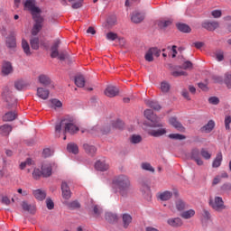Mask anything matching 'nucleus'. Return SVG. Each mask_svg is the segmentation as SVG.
<instances>
[{"instance_id": "nucleus-1", "label": "nucleus", "mask_w": 231, "mask_h": 231, "mask_svg": "<svg viewBox=\"0 0 231 231\" xmlns=\"http://www.w3.org/2000/svg\"><path fill=\"white\" fill-rule=\"evenodd\" d=\"M77 119L72 116H66L63 117L60 123L55 125V134L58 138H60V133L63 131V140H66V134H77L80 131L79 126H77Z\"/></svg>"}, {"instance_id": "nucleus-2", "label": "nucleus", "mask_w": 231, "mask_h": 231, "mask_svg": "<svg viewBox=\"0 0 231 231\" xmlns=\"http://www.w3.org/2000/svg\"><path fill=\"white\" fill-rule=\"evenodd\" d=\"M113 185L120 196L127 198L131 192V180L126 175H118L114 178Z\"/></svg>"}, {"instance_id": "nucleus-3", "label": "nucleus", "mask_w": 231, "mask_h": 231, "mask_svg": "<svg viewBox=\"0 0 231 231\" xmlns=\"http://www.w3.org/2000/svg\"><path fill=\"white\" fill-rule=\"evenodd\" d=\"M209 205L217 212H221V210H225V208H226L225 202L223 201V198L221 197H215L214 199H210Z\"/></svg>"}, {"instance_id": "nucleus-4", "label": "nucleus", "mask_w": 231, "mask_h": 231, "mask_svg": "<svg viewBox=\"0 0 231 231\" xmlns=\"http://www.w3.org/2000/svg\"><path fill=\"white\" fill-rule=\"evenodd\" d=\"M24 6L29 10V12H31L32 17L41 15V8L35 6V0H26Z\"/></svg>"}, {"instance_id": "nucleus-5", "label": "nucleus", "mask_w": 231, "mask_h": 231, "mask_svg": "<svg viewBox=\"0 0 231 231\" xmlns=\"http://www.w3.org/2000/svg\"><path fill=\"white\" fill-rule=\"evenodd\" d=\"M144 116L147 118V120H150V122H152V127H163L162 124L156 123L158 122V116L154 115V112L151 109L144 110Z\"/></svg>"}, {"instance_id": "nucleus-6", "label": "nucleus", "mask_w": 231, "mask_h": 231, "mask_svg": "<svg viewBox=\"0 0 231 231\" xmlns=\"http://www.w3.org/2000/svg\"><path fill=\"white\" fill-rule=\"evenodd\" d=\"M2 97L4 100L8 104V107H12V106H15V99H14V97L12 96V91H10V88L5 87Z\"/></svg>"}, {"instance_id": "nucleus-7", "label": "nucleus", "mask_w": 231, "mask_h": 231, "mask_svg": "<svg viewBox=\"0 0 231 231\" xmlns=\"http://www.w3.org/2000/svg\"><path fill=\"white\" fill-rule=\"evenodd\" d=\"M35 24L32 28V35H37V33L39 32H41V30H42V23L44 21V18H42V16H41V14H38L36 16H32Z\"/></svg>"}, {"instance_id": "nucleus-8", "label": "nucleus", "mask_w": 231, "mask_h": 231, "mask_svg": "<svg viewBox=\"0 0 231 231\" xmlns=\"http://www.w3.org/2000/svg\"><path fill=\"white\" fill-rule=\"evenodd\" d=\"M160 54L161 51L158 48H150L148 51H146L144 59L147 62H152V60H154V57H160Z\"/></svg>"}, {"instance_id": "nucleus-9", "label": "nucleus", "mask_w": 231, "mask_h": 231, "mask_svg": "<svg viewBox=\"0 0 231 231\" xmlns=\"http://www.w3.org/2000/svg\"><path fill=\"white\" fill-rule=\"evenodd\" d=\"M190 159L196 162L197 165H203V160H201V151L198 148H194L190 152Z\"/></svg>"}, {"instance_id": "nucleus-10", "label": "nucleus", "mask_w": 231, "mask_h": 231, "mask_svg": "<svg viewBox=\"0 0 231 231\" xmlns=\"http://www.w3.org/2000/svg\"><path fill=\"white\" fill-rule=\"evenodd\" d=\"M169 123L171 125H172V127L177 129V131H180V133H185V126L181 125V123H180V121H178L176 117H171L169 119Z\"/></svg>"}, {"instance_id": "nucleus-11", "label": "nucleus", "mask_w": 231, "mask_h": 231, "mask_svg": "<svg viewBox=\"0 0 231 231\" xmlns=\"http://www.w3.org/2000/svg\"><path fill=\"white\" fill-rule=\"evenodd\" d=\"M118 93H120V90L118 89V88H116L115 86H108L105 89V95H106V97H109V98L117 97Z\"/></svg>"}, {"instance_id": "nucleus-12", "label": "nucleus", "mask_w": 231, "mask_h": 231, "mask_svg": "<svg viewBox=\"0 0 231 231\" xmlns=\"http://www.w3.org/2000/svg\"><path fill=\"white\" fill-rule=\"evenodd\" d=\"M95 169L97 171H100L101 172H104L109 170V163H107L106 160H99L96 162Z\"/></svg>"}, {"instance_id": "nucleus-13", "label": "nucleus", "mask_w": 231, "mask_h": 231, "mask_svg": "<svg viewBox=\"0 0 231 231\" xmlns=\"http://www.w3.org/2000/svg\"><path fill=\"white\" fill-rule=\"evenodd\" d=\"M202 27H204L205 30H208V32H214V30H217V28H219V23L216 21H206L202 23Z\"/></svg>"}, {"instance_id": "nucleus-14", "label": "nucleus", "mask_w": 231, "mask_h": 231, "mask_svg": "<svg viewBox=\"0 0 231 231\" xmlns=\"http://www.w3.org/2000/svg\"><path fill=\"white\" fill-rule=\"evenodd\" d=\"M61 191L64 199H69V198H71V190L69 189V186H68V182H61Z\"/></svg>"}, {"instance_id": "nucleus-15", "label": "nucleus", "mask_w": 231, "mask_h": 231, "mask_svg": "<svg viewBox=\"0 0 231 231\" xmlns=\"http://www.w3.org/2000/svg\"><path fill=\"white\" fill-rule=\"evenodd\" d=\"M168 225L170 226H172L173 228H179V226H183V220L180 217H173V218H169L167 220Z\"/></svg>"}, {"instance_id": "nucleus-16", "label": "nucleus", "mask_w": 231, "mask_h": 231, "mask_svg": "<svg viewBox=\"0 0 231 231\" xmlns=\"http://www.w3.org/2000/svg\"><path fill=\"white\" fill-rule=\"evenodd\" d=\"M37 97L42 98V100H48V98H50V90L45 89L44 88H38Z\"/></svg>"}, {"instance_id": "nucleus-17", "label": "nucleus", "mask_w": 231, "mask_h": 231, "mask_svg": "<svg viewBox=\"0 0 231 231\" xmlns=\"http://www.w3.org/2000/svg\"><path fill=\"white\" fill-rule=\"evenodd\" d=\"M148 134L150 136H153V138H160V136H163V134H167V130L165 128L150 130L148 131Z\"/></svg>"}, {"instance_id": "nucleus-18", "label": "nucleus", "mask_w": 231, "mask_h": 231, "mask_svg": "<svg viewBox=\"0 0 231 231\" xmlns=\"http://www.w3.org/2000/svg\"><path fill=\"white\" fill-rule=\"evenodd\" d=\"M69 3H73L75 2L74 4H72V8L74 10H77L79 8H81L82 7V3H84V0H68ZM61 5L63 6H66L68 5V2H66V0H61Z\"/></svg>"}, {"instance_id": "nucleus-19", "label": "nucleus", "mask_w": 231, "mask_h": 231, "mask_svg": "<svg viewBox=\"0 0 231 231\" xmlns=\"http://www.w3.org/2000/svg\"><path fill=\"white\" fill-rule=\"evenodd\" d=\"M51 163H45L42 166V172L43 178H50L51 175Z\"/></svg>"}, {"instance_id": "nucleus-20", "label": "nucleus", "mask_w": 231, "mask_h": 231, "mask_svg": "<svg viewBox=\"0 0 231 231\" xmlns=\"http://www.w3.org/2000/svg\"><path fill=\"white\" fill-rule=\"evenodd\" d=\"M32 194L38 201H43V199H46V191L42 189H35L32 191Z\"/></svg>"}, {"instance_id": "nucleus-21", "label": "nucleus", "mask_w": 231, "mask_h": 231, "mask_svg": "<svg viewBox=\"0 0 231 231\" xmlns=\"http://www.w3.org/2000/svg\"><path fill=\"white\" fill-rule=\"evenodd\" d=\"M14 72V68L12 67V63L6 61L4 62L2 66V73L3 75H10V73Z\"/></svg>"}, {"instance_id": "nucleus-22", "label": "nucleus", "mask_w": 231, "mask_h": 231, "mask_svg": "<svg viewBox=\"0 0 231 231\" xmlns=\"http://www.w3.org/2000/svg\"><path fill=\"white\" fill-rule=\"evenodd\" d=\"M132 21L135 23L138 24L140 23H142V21H143V19H145V15L143 14L135 12L132 14L131 17Z\"/></svg>"}, {"instance_id": "nucleus-23", "label": "nucleus", "mask_w": 231, "mask_h": 231, "mask_svg": "<svg viewBox=\"0 0 231 231\" xmlns=\"http://www.w3.org/2000/svg\"><path fill=\"white\" fill-rule=\"evenodd\" d=\"M22 208H23V210H25L30 214H35V205L28 204V202L23 201Z\"/></svg>"}, {"instance_id": "nucleus-24", "label": "nucleus", "mask_w": 231, "mask_h": 231, "mask_svg": "<svg viewBox=\"0 0 231 231\" xmlns=\"http://www.w3.org/2000/svg\"><path fill=\"white\" fill-rule=\"evenodd\" d=\"M83 148H84L85 152H87V154H88L89 156H95V154L97 152V147H95L94 145L85 143L83 145Z\"/></svg>"}, {"instance_id": "nucleus-25", "label": "nucleus", "mask_w": 231, "mask_h": 231, "mask_svg": "<svg viewBox=\"0 0 231 231\" xmlns=\"http://www.w3.org/2000/svg\"><path fill=\"white\" fill-rule=\"evenodd\" d=\"M216 127V123L213 120H209L206 125L201 128L202 133H211Z\"/></svg>"}, {"instance_id": "nucleus-26", "label": "nucleus", "mask_w": 231, "mask_h": 231, "mask_svg": "<svg viewBox=\"0 0 231 231\" xmlns=\"http://www.w3.org/2000/svg\"><path fill=\"white\" fill-rule=\"evenodd\" d=\"M12 133V126L9 125H4L0 126V134L2 136H8Z\"/></svg>"}, {"instance_id": "nucleus-27", "label": "nucleus", "mask_w": 231, "mask_h": 231, "mask_svg": "<svg viewBox=\"0 0 231 231\" xmlns=\"http://www.w3.org/2000/svg\"><path fill=\"white\" fill-rule=\"evenodd\" d=\"M17 118V114L15 112H7L4 116V122H14Z\"/></svg>"}, {"instance_id": "nucleus-28", "label": "nucleus", "mask_w": 231, "mask_h": 231, "mask_svg": "<svg viewBox=\"0 0 231 231\" xmlns=\"http://www.w3.org/2000/svg\"><path fill=\"white\" fill-rule=\"evenodd\" d=\"M75 84L78 88H84V86H86V79H84V76L82 75L76 76Z\"/></svg>"}, {"instance_id": "nucleus-29", "label": "nucleus", "mask_w": 231, "mask_h": 231, "mask_svg": "<svg viewBox=\"0 0 231 231\" xmlns=\"http://www.w3.org/2000/svg\"><path fill=\"white\" fill-rule=\"evenodd\" d=\"M194 216H196V211H194V209H189L180 213V217H182V219H190V217H194Z\"/></svg>"}, {"instance_id": "nucleus-30", "label": "nucleus", "mask_w": 231, "mask_h": 231, "mask_svg": "<svg viewBox=\"0 0 231 231\" xmlns=\"http://www.w3.org/2000/svg\"><path fill=\"white\" fill-rule=\"evenodd\" d=\"M38 80L42 86H50V84H51V79L43 74L39 76Z\"/></svg>"}, {"instance_id": "nucleus-31", "label": "nucleus", "mask_w": 231, "mask_h": 231, "mask_svg": "<svg viewBox=\"0 0 231 231\" xmlns=\"http://www.w3.org/2000/svg\"><path fill=\"white\" fill-rule=\"evenodd\" d=\"M145 104L148 107L154 109V111H160V109H162V106H160L156 101L146 100Z\"/></svg>"}, {"instance_id": "nucleus-32", "label": "nucleus", "mask_w": 231, "mask_h": 231, "mask_svg": "<svg viewBox=\"0 0 231 231\" xmlns=\"http://www.w3.org/2000/svg\"><path fill=\"white\" fill-rule=\"evenodd\" d=\"M26 82L23 79H18L14 82V88L17 91H23V89H26Z\"/></svg>"}, {"instance_id": "nucleus-33", "label": "nucleus", "mask_w": 231, "mask_h": 231, "mask_svg": "<svg viewBox=\"0 0 231 231\" xmlns=\"http://www.w3.org/2000/svg\"><path fill=\"white\" fill-rule=\"evenodd\" d=\"M223 162V153L218 152L213 161L212 167L217 168L221 166V162Z\"/></svg>"}, {"instance_id": "nucleus-34", "label": "nucleus", "mask_w": 231, "mask_h": 231, "mask_svg": "<svg viewBox=\"0 0 231 231\" xmlns=\"http://www.w3.org/2000/svg\"><path fill=\"white\" fill-rule=\"evenodd\" d=\"M22 48L25 55H27V57H30V55H32V51L30 50V44H28V42H26V40H22Z\"/></svg>"}, {"instance_id": "nucleus-35", "label": "nucleus", "mask_w": 231, "mask_h": 231, "mask_svg": "<svg viewBox=\"0 0 231 231\" xmlns=\"http://www.w3.org/2000/svg\"><path fill=\"white\" fill-rule=\"evenodd\" d=\"M5 44H6L7 48H10V49L15 48L17 46L15 38L14 36H8L6 38Z\"/></svg>"}, {"instance_id": "nucleus-36", "label": "nucleus", "mask_w": 231, "mask_h": 231, "mask_svg": "<svg viewBox=\"0 0 231 231\" xmlns=\"http://www.w3.org/2000/svg\"><path fill=\"white\" fill-rule=\"evenodd\" d=\"M172 198V192L171 191H163L161 194H159V199L162 201H169Z\"/></svg>"}, {"instance_id": "nucleus-37", "label": "nucleus", "mask_w": 231, "mask_h": 231, "mask_svg": "<svg viewBox=\"0 0 231 231\" xmlns=\"http://www.w3.org/2000/svg\"><path fill=\"white\" fill-rule=\"evenodd\" d=\"M67 151H69V152H72V154H79V146L70 143L67 145Z\"/></svg>"}, {"instance_id": "nucleus-38", "label": "nucleus", "mask_w": 231, "mask_h": 231, "mask_svg": "<svg viewBox=\"0 0 231 231\" xmlns=\"http://www.w3.org/2000/svg\"><path fill=\"white\" fill-rule=\"evenodd\" d=\"M132 221H133V217H131V215H129V214L123 215V223H124L125 228H127V226H129V225H131Z\"/></svg>"}, {"instance_id": "nucleus-39", "label": "nucleus", "mask_w": 231, "mask_h": 231, "mask_svg": "<svg viewBox=\"0 0 231 231\" xmlns=\"http://www.w3.org/2000/svg\"><path fill=\"white\" fill-rule=\"evenodd\" d=\"M105 217L108 223H116V221H118V217L113 213H106Z\"/></svg>"}, {"instance_id": "nucleus-40", "label": "nucleus", "mask_w": 231, "mask_h": 231, "mask_svg": "<svg viewBox=\"0 0 231 231\" xmlns=\"http://www.w3.org/2000/svg\"><path fill=\"white\" fill-rule=\"evenodd\" d=\"M177 28L180 32H183V33H190V27L185 23H178Z\"/></svg>"}, {"instance_id": "nucleus-41", "label": "nucleus", "mask_w": 231, "mask_h": 231, "mask_svg": "<svg viewBox=\"0 0 231 231\" xmlns=\"http://www.w3.org/2000/svg\"><path fill=\"white\" fill-rule=\"evenodd\" d=\"M171 24H172L171 20H160L157 22V26H159L161 29L167 28V26H171Z\"/></svg>"}, {"instance_id": "nucleus-42", "label": "nucleus", "mask_w": 231, "mask_h": 231, "mask_svg": "<svg viewBox=\"0 0 231 231\" xmlns=\"http://www.w3.org/2000/svg\"><path fill=\"white\" fill-rule=\"evenodd\" d=\"M66 205L69 210H76V208H80V203H79L77 200L68 202Z\"/></svg>"}, {"instance_id": "nucleus-43", "label": "nucleus", "mask_w": 231, "mask_h": 231, "mask_svg": "<svg viewBox=\"0 0 231 231\" xmlns=\"http://www.w3.org/2000/svg\"><path fill=\"white\" fill-rule=\"evenodd\" d=\"M161 91L162 93H169V91H171V84L167 81H162L161 83Z\"/></svg>"}, {"instance_id": "nucleus-44", "label": "nucleus", "mask_w": 231, "mask_h": 231, "mask_svg": "<svg viewBox=\"0 0 231 231\" xmlns=\"http://www.w3.org/2000/svg\"><path fill=\"white\" fill-rule=\"evenodd\" d=\"M168 137L171 140H186L187 136L181 134H170Z\"/></svg>"}, {"instance_id": "nucleus-45", "label": "nucleus", "mask_w": 231, "mask_h": 231, "mask_svg": "<svg viewBox=\"0 0 231 231\" xmlns=\"http://www.w3.org/2000/svg\"><path fill=\"white\" fill-rule=\"evenodd\" d=\"M51 109H57V107H62V102L58 99H51Z\"/></svg>"}, {"instance_id": "nucleus-46", "label": "nucleus", "mask_w": 231, "mask_h": 231, "mask_svg": "<svg viewBox=\"0 0 231 231\" xmlns=\"http://www.w3.org/2000/svg\"><path fill=\"white\" fill-rule=\"evenodd\" d=\"M143 171H148L149 172H154V168L149 162H143L141 164Z\"/></svg>"}, {"instance_id": "nucleus-47", "label": "nucleus", "mask_w": 231, "mask_h": 231, "mask_svg": "<svg viewBox=\"0 0 231 231\" xmlns=\"http://www.w3.org/2000/svg\"><path fill=\"white\" fill-rule=\"evenodd\" d=\"M224 83L226 84L227 89H231V73L225 74Z\"/></svg>"}, {"instance_id": "nucleus-48", "label": "nucleus", "mask_w": 231, "mask_h": 231, "mask_svg": "<svg viewBox=\"0 0 231 231\" xmlns=\"http://www.w3.org/2000/svg\"><path fill=\"white\" fill-rule=\"evenodd\" d=\"M30 44L32 50H39V38L31 39Z\"/></svg>"}, {"instance_id": "nucleus-49", "label": "nucleus", "mask_w": 231, "mask_h": 231, "mask_svg": "<svg viewBox=\"0 0 231 231\" xmlns=\"http://www.w3.org/2000/svg\"><path fill=\"white\" fill-rule=\"evenodd\" d=\"M200 154L205 160H210V158H212V154H210V152H208V151H207L205 148L201 149Z\"/></svg>"}, {"instance_id": "nucleus-50", "label": "nucleus", "mask_w": 231, "mask_h": 231, "mask_svg": "<svg viewBox=\"0 0 231 231\" xmlns=\"http://www.w3.org/2000/svg\"><path fill=\"white\" fill-rule=\"evenodd\" d=\"M176 208L180 212H181V210H185V202H183V200H177L176 201Z\"/></svg>"}, {"instance_id": "nucleus-51", "label": "nucleus", "mask_w": 231, "mask_h": 231, "mask_svg": "<svg viewBox=\"0 0 231 231\" xmlns=\"http://www.w3.org/2000/svg\"><path fill=\"white\" fill-rule=\"evenodd\" d=\"M208 219H210V212H208L207 209H203L202 221L207 222Z\"/></svg>"}, {"instance_id": "nucleus-52", "label": "nucleus", "mask_w": 231, "mask_h": 231, "mask_svg": "<svg viewBox=\"0 0 231 231\" xmlns=\"http://www.w3.org/2000/svg\"><path fill=\"white\" fill-rule=\"evenodd\" d=\"M32 163H33V161H32V159H27L25 162H23L20 164V169L23 171V170L26 169V166L32 165Z\"/></svg>"}, {"instance_id": "nucleus-53", "label": "nucleus", "mask_w": 231, "mask_h": 231, "mask_svg": "<svg viewBox=\"0 0 231 231\" xmlns=\"http://www.w3.org/2000/svg\"><path fill=\"white\" fill-rule=\"evenodd\" d=\"M41 176H42V171H41V170H39V169H34V171L32 172V178L34 180H39V178H41Z\"/></svg>"}, {"instance_id": "nucleus-54", "label": "nucleus", "mask_w": 231, "mask_h": 231, "mask_svg": "<svg viewBox=\"0 0 231 231\" xmlns=\"http://www.w3.org/2000/svg\"><path fill=\"white\" fill-rule=\"evenodd\" d=\"M230 125H231V116H226L225 117V127H226V131H230Z\"/></svg>"}, {"instance_id": "nucleus-55", "label": "nucleus", "mask_w": 231, "mask_h": 231, "mask_svg": "<svg viewBox=\"0 0 231 231\" xmlns=\"http://www.w3.org/2000/svg\"><path fill=\"white\" fill-rule=\"evenodd\" d=\"M130 141L132 143H140V142H142V136L134 134L132 135Z\"/></svg>"}, {"instance_id": "nucleus-56", "label": "nucleus", "mask_w": 231, "mask_h": 231, "mask_svg": "<svg viewBox=\"0 0 231 231\" xmlns=\"http://www.w3.org/2000/svg\"><path fill=\"white\" fill-rule=\"evenodd\" d=\"M106 39L108 41H116V39H118V34L115 32H108L106 33Z\"/></svg>"}, {"instance_id": "nucleus-57", "label": "nucleus", "mask_w": 231, "mask_h": 231, "mask_svg": "<svg viewBox=\"0 0 231 231\" xmlns=\"http://www.w3.org/2000/svg\"><path fill=\"white\" fill-rule=\"evenodd\" d=\"M113 127H115V129H124V122L117 120L115 123H113Z\"/></svg>"}, {"instance_id": "nucleus-58", "label": "nucleus", "mask_w": 231, "mask_h": 231, "mask_svg": "<svg viewBox=\"0 0 231 231\" xmlns=\"http://www.w3.org/2000/svg\"><path fill=\"white\" fill-rule=\"evenodd\" d=\"M46 205L49 210H53V208H55V204L53 203V200H51V199H46Z\"/></svg>"}, {"instance_id": "nucleus-59", "label": "nucleus", "mask_w": 231, "mask_h": 231, "mask_svg": "<svg viewBox=\"0 0 231 231\" xmlns=\"http://www.w3.org/2000/svg\"><path fill=\"white\" fill-rule=\"evenodd\" d=\"M209 104H212V106H217L219 104V97H211L208 98Z\"/></svg>"}, {"instance_id": "nucleus-60", "label": "nucleus", "mask_w": 231, "mask_h": 231, "mask_svg": "<svg viewBox=\"0 0 231 231\" xmlns=\"http://www.w3.org/2000/svg\"><path fill=\"white\" fill-rule=\"evenodd\" d=\"M216 59H217V60H218V62H221V60H223V59H225V55L222 51H217L216 52Z\"/></svg>"}, {"instance_id": "nucleus-61", "label": "nucleus", "mask_w": 231, "mask_h": 231, "mask_svg": "<svg viewBox=\"0 0 231 231\" xmlns=\"http://www.w3.org/2000/svg\"><path fill=\"white\" fill-rule=\"evenodd\" d=\"M58 59L59 60H66L68 59V53L66 51L60 52Z\"/></svg>"}, {"instance_id": "nucleus-62", "label": "nucleus", "mask_w": 231, "mask_h": 231, "mask_svg": "<svg viewBox=\"0 0 231 231\" xmlns=\"http://www.w3.org/2000/svg\"><path fill=\"white\" fill-rule=\"evenodd\" d=\"M171 75H172L173 77H183V76L187 75V72H185V71H183V70H180V71H173V72L171 73Z\"/></svg>"}, {"instance_id": "nucleus-63", "label": "nucleus", "mask_w": 231, "mask_h": 231, "mask_svg": "<svg viewBox=\"0 0 231 231\" xmlns=\"http://www.w3.org/2000/svg\"><path fill=\"white\" fill-rule=\"evenodd\" d=\"M189 68H192V62H190V61H185V62L182 64V69H189Z\"/></svg>"}, {"instance_id": "nucleus-64", "label": "nucleus", "mask_w": 231, "mask_h": 231, "mask_svg": "<svg viewBox=\"0 0 231 231\" xmlns=\"http://www.w3.org/2000/svg\"><path fill=\"white\" fill-rule=\"evenodd\" d=\"M222 190H230L231 189V184L226 183L221 187Z\"/></svg>"}]
</instances>
